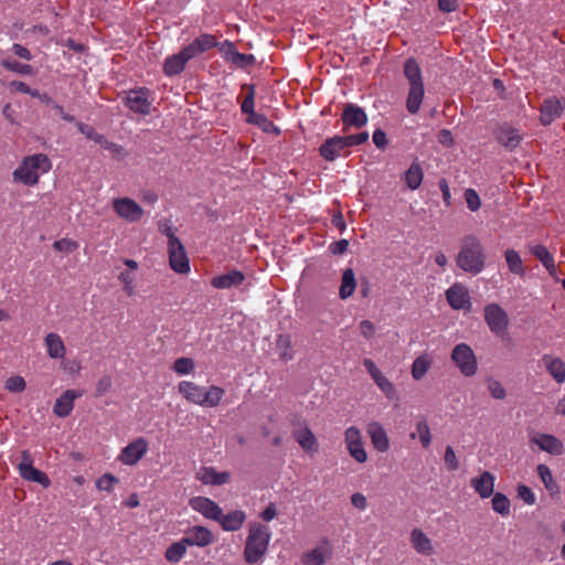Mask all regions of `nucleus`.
<instances>
[{"label":"nucleus","mask_w":565,"mask_h":565,"mask_svg":"<svg viewBox=\"0 0 565 565\" xmlns=\"http://www.w3.org/2000/svg\"><path fill=\"white\" fill-rule=\"evenodd\" d=\"M404 76L408 82V93L406 98V109L409 114H417L425 97V87L422 70L414 58H408L404 63Z\"/></svg>","instance_id":"3"},{"label":"nucleus","mask_w":565,"mask_h":565,"mask_svg":"<svg viewBox=\"0 0 565 565\" xmlns=\"http://www.w3.org/2000/svg\"><path fill=\"white\" fill-rule=\"evenodd\" d=\"M429 369V362L425 356H418L412 365V376L415 380H420L427 373Z\"/></svg>","instance_id":"46"},{"label":"nucleus","mask_w":565,"mask_h":565,"mask_svg":"<svg viewBox=\"0 0 565 565\" xmlns=\"http://www.w3.org/2000/svg\"><path fill=\"white\" fill-rule=\"evenodd\" d=\"M178 390L179 393L182 394V396L190 403L203 407L217 406L224 395V390L220 386L212 385L203 387L190 381L180 382Z\"/></svg>","instance_id":"4"},{"label":"nucleus","mask_w":565,"mask_h":565,"mask_svg":"<svg viewBox=\"0 0 565 565\" xmlns=\"http://www.w3.org/2000/svg\"><path fill=\"white\" fill-rule=\"evenodd\" d=\"M150 90L146 87L131 89L125 97V105L134 113L141 115L150 114L151 100Z\"/></svg>","instance_id":"9"},{"label":"nucleus","mask_w":565,"mask_h":565,"mask_svg":"<svg viewBox=\"0 0 565 565\" xmlns=\"http://www.w3.org/2000/svg\"><path fill=\"white\" fill-rule=\"evenodd\" d=\"M81 393L73 390L65 391L55 402L53 412L58 417H66L74 408L75 398L79 397Z\"/></svg>","instance_id":"25"},{"label":"nucleus","mask_w":565,"mask_h":565,"mask_svg":"<svg viewBox=\"0 0 565 565\" xmlns=\"http://www.w3.org/2000/svg\"><path fill=\"white\" fill-rule=\"evenodd\" d=\"M326 563V554L322 548H315L303 557L305 565H322Z\"/></svg>","instance_id":"50"},{"label":"nucleus","mask_w":565,"mask_h":565,"mask_svg":"<svg viewBox=\"0 0 565 565\" xmlns=\"http://www.w3.org/2000/svg\"><path fill=\"white\" fill-rule=\"evenodd\" d=\"M47 355L51 359H62L65 355L66 349L62 338L54 332L46 334L44 339Z\"/></svg>","instance_id":"31"},{"label":"nucleus","mask_w":565,"mask_h":565,"mask_svg":"<svg viewBox=\"0 0 565 565\" xmlns=\"http://www.w3.org/2000/svg\"><path fill=\"white\" fill-rule=\"evenodd\" d=\"M423 178L424 172L417 161H414L404 174V181L411 190H417L423 182Z\"/></svg>","instance_id":"33"},{"label":"nucleus","mask_w":565,"mask_h":565,"mask_svg":"<svg viewBox=\"0 0 565 565\" xmlns=\"http://www.w3.org/2000/svg\"><path fill=\"white\" fill-rule=\"evenodd\" d=\"M188 544L182 537L180 541L171 544L166 551V558L171 563H178L186 553Z\"/></svg>","instance_id":"39"},{"label":"nucleus","mask_w":565,"mask_h":565,"mask_svg":"<svg viewBox=\"0 0 565 565\" xmlns=\"http://www.w3.org/2000/svg\"><path fill=\"white\" fill-rule=\"evenodd\" d=\"M446 299L454 310H469L471 308L469 291L462 284L456 282L449 287L446 291Z\"/></svg>","instance_id":"13"},{"label":"nucleus","mask_w":565,"mask_h":565,"mask_svg":"<svg viewBox=\"0 0 565 565\" xmlns=\"http://www.w3.org/2000/svg\"><path fill=\"white\" fill-rule=\"evenodd\" d=\"M102 140L103 141H99L98 145H100L105 150H108L116 157H121L124 154V148L120 145L108 141L105 137H103Z\"/></svg>","instance_id":"60"},{"label":"nucleus","mask_w":565,"mask_h":565,"mask_svg":"<svg viewBox=\"0 0 565 565\" xmlns=\"http://www.w3.org/2000/svg\"><path fill=\"white\" fill-rule=\"evenodd\" d=\"M349 246L348 239H340L337 242H333L329 246V250L334 255H341L347 252Z\"/></svg>","instance_id":"64"},{"label":"nucleus","mask_w":565,"mask_h":565,"mask_svg":"<svg viewBox=\"0 0 565 565\" xmlns=\"http://www.w3.org/2000/svg\"><path fill=\"white\" fill-rule=\"evenodd\" d=\"M111 385H113V382H111L110 376H108V375L102 376L96 384L95 395L97 397L104 396L107 392H109V390L111 388Z\"/></svg>","instance_id":"57"},{"label":"nucleus","mask_w":565,"mask_h":565,"mask_svg":"<svg viewBox=\"0 0 565 565\" xmlns=\"http://www.w3.org/2000/svg\"><path fill=\"white\" fill-rule=\"evenodd\" d=\"M241 109L244 114H247L248 117H252L253 114H256L254 111V88L253 87L249 88V93L243 100Z\"/></svg>","instance_id":"59"},{"label":"nucleus","mask_w":565,"mask_h":565,"mask_svg":"<svg viewBox=\"0 0 565 565\" xmlns=\"http://www.w3.org/2000/svg\"><path fill=\"white\" fill-rule=\"evenodd\" d=\"M411 543L414 550L422 555L429 556L434 553L431 540L420 529H414L411 532Z\"/></svg>","instance_id":"27"},{"label":"nucleus","mask_w":565,"mask_h":565,"mask_svg":"<svg viewBox=\"0 0 565 565\" xmlns=\"http://www.w3.org/2000/svg\"><path fill=\"white\" fill-rule=\"evenodd\" d=\"M190 60H192V57L185 47H183L179 53L166 58L163 64L164 74L170 77L180 74Z\"/></svg>","instance_id":"21"},{"label":"nucleus","mask_w":565,"mask_h":565,"mask_svg":"<svg viewBox=\"0 0 565 565\" xmlns=\"http://www.w3.org/2000/svg\"><path fill=\"white\" fill-rule=\"evenodd\" d=\"M344 439L350 456L359 463L365 462L367 459V454L362 443L360 429L355 426L347 428L344 433Z\"/></svg>","instance_id":"10"},{"label":"nucleus","mask_w":565,"mask_h":565,"mask_svg":"<svg viewBox=\"0 0 565 565\" xmlns=\"http://www.w3.org/2000/svg\"><path fill=\"white\" fill-rule=\"evenodd\" d=\"M294 438L309 454H316L319 449L317 438L308 426L295 430Z\"/></svg>","instance_id":"26"},{"label":"nucleus","mask_w":565,"mask_h":565,"mask_svg":"<svg viewBox=\"0 0 565 565\" xmlns=\"http://www.w3.org/2000/svg\"><path fill=\"white\" fill-rule=\"evenodd\" d=\"M116 214L128 223L138 222L143 216L142 207L130 198H118L113 201Z\"/></svg>","instance_id":"8"},{"label":"nucleus","mask_w":565,"mask_h":565,"mask_svg":"<svg viewBox=\"0 0 565 565\" xmlns=\"http://www.w3.org/2000/svg\"><path fill=\"white\" fill-rule=\"evenodd\" d=\"M159 231L167 236L168 238V245L173 243V241H180L175 236V228L170 220H161L158 223Z\"/></svg>","instance_id":"51"},{"label":"nucleus","mask_w":565,"mask_h":565,"mask_svg":"<svg viewBox=\"0 0 565 565\" xmlns=\"http://www.w3.org/2000/svg\"><path fill=\"white\" fill-rule=\"evenodd\" d=\"M541 363L557 384L565 382V362L561 358L546 353L542 355Z\"/></svg>","instance_id":"20"},{"label":"nucleus","mask_w":565,"mask_h":565,"mask_svg":"<svg viewBox=\"0 0 565 565\" xmlns=\"http://www.w3.org/2000/svg\"><path fill=\"white\" fill-rule=\"evenodd\" d=\"M504 258L509 270L520 277L525 275V268L523 266V262L519 255V253L514 249H507L504 253Z\"/></svg>","instance_id":"37"},{"label":"nucleus","mask_w":565,"mask_h":565,"mask_svg":"<svg viewBox=\"0 0 565 565\" xmlns=\"http://www.w3.org/2000/svg\"><path fill=\"white\" fill-rule=\"evenodd\" d=\"M225 57L238 67H245L254 63L255 57L252 54H243L236 51L232 43H227V50L225 51Z\"/></svg>","instance_id":"34"},{"label":"nucleus","mask_w":565,"mask_h":565,"mask_svg":"<svg viewBox=\"0 0 565 565\" xmlns=\"http://www.w3.org/2000/svg\"><path fill=\"white\" fill-rule=\"evenodd\" d=\"M373 381L387 398L393 399L396 396L395 386L383 373L379 374Z\"/></svg>","instance_id":"44"},{"label":"nucleus","mask_w":565,"mask_h":565,"mask_svg":"<svg viewBox=\"0 0 565 565\" xmlns=\"http://www.w3.org/2000/svg\"><path fill=\"white\" fill-rule=\"evenodd\" d=\"M508 326L509 318L507 312L497 305V337H499L501 341L505 342L507 345H511L512 340L507 331Z\"/></svg>","instance_id":"36"},{"label":"nucleus","mask_w":565,"mask_h":565,"mask_svg":"<svg viewBox=\"0 0 565 565\" xmlns=\"http://www.w3.org/2000/svg\"><path fill=\"white\" fill-rule=\"evenodd\" d=\"M216 45L215 39L210 34H202L189 45L184 46L192 58L199 54L209 51Z\"/></svg>","instance_id":"29"},{"label":"nucleus","mask_w":565,"mask_h":565,"mask_svg":"<svg viewBox=\"0 0 565 565\" xmlns=\"http://www.w3.org/2000/svg\"><path fill=\"white\" fill-rule=\"evenodd\" d=\"M183 539L189 546L204 547L213 542V534L207 527L195 525L186 531Z\"/></svg>","instance_id":"19"},{"label":"nucleus","mask_w":565,"mask_h":565,"mask_svg":"<svg viewBox=\"0 0 565 565\" xmlns=\"http://www.w3.org/2000/svg\"><path fill=\"white\" fill-rule=\"evenodd\" d=\"M277 352L284 361H289L294 358L291 352V339L288 334H279L276 341Z\"/></svg>","instance_id":"42"},{"label":"nucleus","mask_w":565,"mask_h":565,"mask_svg":"<svg viewBox=\"0 0 565 565\" xmlns=\"http://www.w3.org/2000/svg\"><path fill=\"white\" fill-rule=\"evenodd\" d=\"M521 134L511 127H501L497 131V141L500 142L507 150H514L521 142Z\"/></svg>","instance_id":"28"},{"label":"nucleus","mask_w":565,"mask_h":565,"mask_svg":"<svg viewBox=\"0 0 565 565\" xmlns=\"http://www.w3.org/2000/svg\"><path fill=\"white\" fill-rule=\"evenodd\" d=\"M531 443L535 444L542 451L553 456H559L564 452L562 440L550 434H536L531 438Z\"/></svg>","instance_id":"18"},{"label":"nucleus","mask_w":565,"mask_h":565,"mask_svg":"<svg viewBox=\"0 0 565 565\" xmlns=\"http://www.w3.org/2000/svg\"><path fill=\"white\" fill-rule=\"evenodd\" d=\"M366 431L371 438L374 448L381 452H385L390 448V440L383 426L377 422L367 425Z\"/></svg>","instance_id":"22"},{"label":"nucleus","mask_w":565,"mask_h":565,"mask_svg":"<svg viewBox=\"0 0 565 565\" xmlns=\"http://www.w3.org/2000/svg\"><path fill=\"white\" fill-rule=\"evenodd\" d=\"M119 482V479L111 473H105L96 481V488L100 491L110 492L114 486Z\"/></svg>","instance_id":"49"},{"label":"nucleus","mask_w":565,"mask_h":565,"mask_svg":"<svg viewBox=\"0 0 565 565\" xmlns=\"http://www.w3.org/2000/svg\"><path fill=\"white\" fill-rule=\"evenodd\" d=\"M418 436L423 447L427 448L431 441V435L429 426L426 419H420L416 425V433L411 434V438H416Z\"/></svg>","instance_id":"43"},{"label":"nucleus","mask_w":565,"mask_h":565,"mask_svg":"<svg viewBox=\"0 0 565 565\" xmlns=\"http://www.w3.org/2000/svg\"><path fill=\"white\" fill-rule=\"evenodd\" d=\"M168 254L172 270L178 274H188L190 271V262L181 241H173V243L169 244Z\"/></svg>","instance_id":"12"},{"label":"nucleus","mask_w":565,"mask_h":565,"mask_svg":"<svg viewBox=\"0 0 565 565\" xmlns=\"http://www.w3.org/2000/svg\"><path fill=\"white\" fill-rule=\"evenodd\" d=\"M246 520V513L243 510H234L226 514L221 510V516L216 520L224 531H238Z\"/></svg>","instance_id":"23"},{"label":"nucleus","mask_w":565,"mask_h":565,"mask_svg":"<svg viewBox=\"0 0 565 565\" xmlns=\"http://www.w3.org/2000/svg\"><path fill=\"white\" fill-rule=\"evenodd\" d=\"M53 247L58 252L70 254L72 252H74L75 249H77L78 244L68 238H62V239L54 242Z\"/></svg>","instance_id":"55"},{"label":"nucleus","mask_w":565,"mask_h":565,"mask_svg":"<svg viewBox=\"0 0 565 565\" xmlns=\"http://www.w3.org/2000/svg\"><path fill=\"white\" fill-rule=\"evenodd\" d=\"M518 498L524 501L529 505H533L536 501L533 491L525 484L518 486Z\"/></svg>","instance_id":"56"},{"label":"nucleus","mask_w":565,"mask_h":565,"mask_svg":"<svg viewBox=\"0 0 565 565\" xmlns=\"http://www.w3.org/2000/svg\"><path fill=\"white\" fill-rule=\"evenodd\" d=\"M451 360L462 375L470 377L477 373V358L468 344L459 343L455 345L451 352Z\"/></svg>","instance_id":"7"},{"label":"nucleus","mask_w":565,"mask_h":565,"mask_svg":"<svg viewBox=\"0 0 565 565\" xmlns=\"http://www.w3.org/2000/svg\"><path fill=\"white\" fill-rule=\"evenodd\" d=\"M271 539L270 529L259 522H252L244 547V559L247 564L258 563L267 553Z\"/></svg>","instance_id":"1"},{"label":"nucleus","mask_w":565,"mask_h":565,"mask_svg":"<svg viewBox=\"0 0 565 565\" xmlns=\"http://www.w3.org/2000/svg\"><path fill=\"white\" fill-rule=\"evenodd\" d=\"M76 126L81 134H83L87 139L93 140L96 143L103 141L102 138L104 136L98 134L92 126L78 121L76 122Z\"/></svg>","instance_id":"52"},{"label":"nucleus","mask_w":565,"mask_h":565,"mask_svg":"<svg viewBox=\"0 0 565 565\" xmlns=\"http://www.w3.org/2000/svg\"><path fill=\"white\" fill-rule=\"evenodd\" d=\"M351 503L358 510L363 511L367 507V499L363 493L355 492L351 495Z\"/></svg>","instance_id":"63"},{"label":"nucleus","mask_w":565,"mask_h":565,"mask_svg":"<svg viewBox=\"0 0 565 565\" xmlns=\"http://www.w3.org/2000/svg\"><path fill=\"white\" fill-rule=\"evenodd\" d=\"M471 486L482 499H486L494 490V479L490 472L486 471L480 477L472 479Z\"/></svg>","instance_id":"30"},{"label":"nucleus","mask_w":565,"mask_h":565,"mask_svg":"<svg viewBox=\"0 0 565 565\" xmlns=\"http://www.w3.org/2000/svg\"><path fill=\"white\" fill-rule=\"evenodd\" d=\"M246 276L238 269H232L222 275L214 276L211 280V285L216 289H231L237 288L243 285Z\"/></svg>","instance_id":"17"},{"label":"nucleus","mask_w":565,"mask_h":565,"mask_svg":"<svg viewBox=\"0 0 565 565\" xmlns=\"http://www.w3.org/2000/svg\"><path fill=\"white\" fill-rule=\"evenodd\" d=\"M148 451V441L139 437L124 447L118 460L127 466H135Z\"/></svg>","instance_id":"11"},{"label":"nucleus","mask_w":565,"mask_h":565,"mask_svg":"<svg viewBox=\"0 0 565 565\" xmlns=\"http://www.w3.org/2000/svg\"><path fill=\"white\" fill-rule=\"evenodd\" d=\"M537 475L541 478L545 489L551 494H556L559 492V486L555 481L551 469L546 465L541 463L537 466Z\"/></svg>","instance_id":"38"},{"label":"nucleus","mask_w":565,"mask_h":565,"mask_svg":"<svg viewBox=\"0 0 565 565\" xmlns=\"http://www.w3.org/2000/svg\"><path fill=\"white\" fill-rule=\"evenodd\" d=\"M341 119L345 129H359L366 125L367 115L362 107L349 103L343 108Z\"/></svg>","instance_id":"14"},{"label":"nucleus","mask_w":565,"mask_h":565,"mask_svg":"<svg viewBox=\"0 0 565 565\" xmlns=\"http://www.w3.org/2000/svg\"><path fill=\"white\" fill-rule=\"evenodd\" d=\"M445 462L450 470L458 469V460L454 449L450 446L446 447L445 450Z\"/></svg>","instance_id":"62"},{"label":"nucleus","mask_w":565,"mask_h":565,"mask_svg":"<svg viewBox=\"0 0 565 565\" xmlns=\"http://www.w3.org/2000/svg\"><path fill=\"white\" fill-rule=\"evenodd\" d=\"M530 252L542 263L551 275L555 273L554 257L544 245H533L530 247Z\"/></svg>","instance_id":"32"},{"label":"nucleus","mask_w":565,"mask_h":565,"mask_svg":"<svg viewBox=\"0 0 565 565\" xmlns=\"http://www.w3.org/2000/svg\"><path fill=\"white\" fill-rule=\"evenodd\" d=\"M465 200L470 211L476 212L480 209L481 201L478 193L473 189H467L465 191Z\"/></svg>","instance_id":"53"},{"label":"nucleus","mask_w":565,"mask_h":565,"mask_svg":"<svg viewBox=\"0 0 565 565\" xmlns=\"http://www.w3.org/2000/svg\"><path fill=\"white\" fill-rule=\"evenodd\" d=\"M52 163L46 154L36 153L23 158L20 166L12 172L13 182L33 186L39 183L40 174L51 170Z\"/></svg>","instance_id":"2"},{"label":"nucleus","mask_w":565,"mask_h":565,"mask_svg":"<svg viewBox=\"0 0 565 565\" xmlns=\"http://www.w3.org/2000/svg\"><path fill=\"white\" fill-rule=\"evenodd\" d=\"M20 476L28 481L40 483L45 488L50 486V479L47 476L43 471L35 469L33 466L20 471Z\"/></svg>","instance_id":"41"},{"label":"nucleus","mask_w":565,"mask_h":565,"mask_svg":"<svg viewBox=\"0 0 565 565\" xmlns=\"http://www.w3.org/2000/svg\"><path fill=\"white\" fill-rule=\"evenodd\" d=\"M366 131L349 136H334L326 139L319 148L320 156L327 161H334L342 156L344 151L353 146H359L367 141Z\"/></svg>","instance_id":"5"},{"label":"nucleus","mask_w":565,"mask_h":565,"mask_svg":"<svg viewBox=\"0 0 565 565\" xmlns=\"http://www.w3.org/2000/svg\"><path fill=\"white\" fill-rule=\"evenodd\" d=\"M194 370V361L190 358H179L174 361L173 371L180 375H186Z\"/></svg>","instance_id":"48"},{"label":"nucleus","mask_w":565,"mask_h":565,"mask_svg":"<svg viewBox=\"0 0 565 565\" xmlns=\"http://www.w3.org/2000/svg\"><path fill=\"white\" fill-rule=\"evenodd\" d=\"M247 121L249 124L256 125L258 128H260L264 132H273V134H279V128L269 120L265 115L262 114H253L252 117L247 118Z\"/></svg>","instance_id":"40"},{"label":"nucleus","mask_w":565,"mask_h":565,"mask_svg":"<svg viewBox=\"0 0 565 565\" xmlns=\"http://www.w3.org/2000/svg\"><path fill=\"white\" fill-rule=\"evenodd\" d=\"M11 86L14 87L18 92L31 95L32 97H39L40 93L38 90L32 89L29 85L21 81L11 82Z\"/></svg>","instance_id":"61"},{"label":"nucleus","mask_w":565,"mask_h":565,"mask_svg":"<svg viewBox=\"0 0 565 565\" xmlns=\"http://www.w3.org/2000/svg\"><path fill=\"white\" fill-rule=\"evenodd\" d=\"M6 388L12 393H20L25 388V381L22 376H11L6 381Z\"/></svg>","instance_id":"54"},{"label":"nucleus","mask_w":565,"mask_h":565,"mask_svg":"<svg viewBox=\"0 0 565 565\" xmlns=\"http://www.w3.org/2000/svg\"><path fill=\"white\" fill-rule=\"evenodd\" d=\"M189 505L206 519L216 521L221 516V507L209 498L194 497L190 500Z\"/></svg>","instance_id":"16"},{"label":"nucleus","mask_w":565,"mask_h":565,"mask_svg":"<svg viewBox=\"0 0 565 565\" xmlns=\"http://www.w3.org/2000/svg\"><path fill=\"white\" fill-rule=\"evenodd\" d=\"M1 65L4 68H7L9 71H12L14 73H18V74H22V75H30V74H32V66L31 65L19 63L15 60L4 58V60H2Z\"/></svg>","instance_id":"45"},{"label":"nucleus","mask_w":565,"mask_h":565,"mask_svg":"<svg viewBox=\"0 0 565 565\" xmlns=\"http://www.w3.org/2000/svg\"><path fill=\"white\" fill-rule=\"evenodd\" d=\"M119 281L122 284L125 294L129 297L134 296L135 289V275L132 271H121L118 276Z\"/></svg>","instance_id":"47"},{"label":"nucleus","mask_w":565,"mask_h":565,"mask_svg":"<svg viewBox=\"0 0 565 565\" xmlns=\"http://www.w3.org/2000/svg\"><path fill=\"white\" fill-rule=\"evenodd\" d=\"M198 479L204 484L221 486L230 481V472L216 471L213 467H203L198 471Z\"/></svg>","instance_id":"24"},{"label":"nucleus","mask_w":565,"mask_h":565,"mask_svg":"<svg viewBox=\"0 0 565 565\" xmlns=\"http://www.w3.org/2000/svg\"><path fill=\"white\" fill-rule=\"evenodd\" d=\"M539 110L540 122L546 127L562 116L564 107L556 96H551L543 100Z\"/></svg>","instance_id":"15"},{"label":"nucleus","mask_w":565,"mask_h":565,"mask_svg":"<svg viewBox=\"0 0 565 565\" xmlns=\"http://www.w3.org/2000/svg\"><path fill=\"white\" fill-rule=\"evenodd\" d=\"M457 265L467 273L478 274L484 267V255L479 241L472 236L466 237L457 257Z\"/></svg>","instance_id":"6"},{"label":"nucleus","mask_w":565,"mask_h":565,"mask_svg":"<svg viewBox=\"0 0 565 565\" xmlns=\"http://www.w3.org/2000/svg\"><path fill=\"white\" fill-rule=\"evenodd\" d=\"M497 513L501 515L510 514V501L504 494L500 492H497Z\"/></svg>","instance_id":"58"},{"label":"nucleus","mask_w":565,"mask_h":565,"mask_svg":"<svg viewBox=\"0 0 565 565\" xmlns=\"http://www.w3.org/2000/svg\"><path fill=\"white\" fill-rule=\"evenodd\" d=\"M356 287L355 275L352 268H347L342 274L341 286L339 296L341 299H347L354 292Z\"/></svg>","instance_id":"35"}]
</instances>
